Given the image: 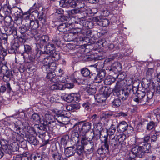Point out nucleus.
<instances>
[{
    "label": "nucleus",
    "mask_w": 160,
    "mask_h": 160,
    "mask_svg": "<svg viewBox=\"0 0 160 160\" xmlns=\"http://www.w3.org/2000/svg\"><path fill=\"white\" fill-rule=\"evenodd\" d=\"M151 146L148 143L144 142L143 143L138 145L136 144L131 149V152L135 156L140 158L144 156L145 153H148L151 151Z\"/></svg>",
    "instance_id": "f257e3e1"
},
{
    "label": "nucleus",
    "mask_w": 160,
    "mask_h": 160,
    "mask_svg": "<svg viewBox=\"0 0 160 160\" xmlns=\"http://www.w3.org/2000/svg\"><path fill=\"white\" fill-rule=\"evenodd\" d=\"M133 100L137 103H141L142 104H147L149 102V100L151 99L153 97V94L152 92H148L147 95L144 92L139 91L136 93H134L133 90Z\"/></svg>",
    "instance_id": "f03ea898"
},
{
    "label": "nucleus",
    "mask_w": 160,
    "mask_h": 160,
    "mask_svg": "<svg viewBox=\"0 0 160 160\" xmlns=\"http://www.w3.org/2000/svg\"><path fill=\"white\" fill-rule=\"evenodd\" d=\"M43 65L42 69L44 72L49 71H54L56 69L55 63L53 62L52 58L49 56L45 58L43 61Z\"/></svg>",
    "instance_id": "7ed1b4c3"
},
{
    "label": "nucleus",
    "mask_w": 160,
    "mask_h": 160,
    "mask_svg": "<svg viewBox=\"0 0 160 160\" xmlns=\"http://www.w3.org/2000/svg\"><path fill=\"white\" fill-rule=\"evenodd\" d=\"M56 116L58 118H56L54 116L52 115L51 114V113L49 112H47L44 115V119L43 120L44 121L48 122V124H50V122H54L56 120L60 123H62L63 120L65 119L64 116L60 113H57Z\"/></svg>",
    "instance_id": "20e7f679"
},
{
    "label": "nucleus",
    "mask_w": 160,
    "mask_h": 160,
    "mask_svg": "<svg viewBox=\"0 0 160 160\" xmlns=\"http://www.w3.org/2000/svg\"><path fill=\"white\" fill-rule=\"evenodd\" d=\"M43 9V8L41 5L38 3H35L29 9V13L34 19L38 18H39L40 15L43 16H45L43 14V12H41Z\"/></svg>",
    "instance_id": "39448f33"
},
{
    "label": "nucleus",
    "mask_w": 160,
    "mask_h": 160,
    "mask_svg": "<svg viewBox=\"0 0 160 160\" xmlns=\"http://www.w3.org/2000/svg\"><path fill=\"white\" fill-rule=\"evenodd\" d=\"M133 88H126L122 90L116 89L114 90L113 94L117 96L119 99L122 100H126L130 94L133 92Z\"/></svg>",
    "instance_id": "423d86ee"
},
{
    "label": "nucleus",
    "mask_w": 160,
    "mask_h": 160,
    "mask_svg": "<svg viewBox=\"0 0 160 160\" xmlns=\"http://www.w3.org/2000/svg\"><path fill=\"white\" fill-rule=\"evenodd\" d=\"M79 0L76 1L75 0H62L59 2L60 6L63 7L74 8L77 6L78 8H81L84 6L83 3L82 5L79 2Z\"/></svg>",
    "instance_id": "0eeeda50"
},
{
    "label": "nucleus",
    "mask_w": 160,
    "mask_h": 160,
    "mask_svg": "<svg viewBox=\"0 0 160 160\" xmlns=\"http://www.w3.org/2000/svg\"><path fill=\"white\" fill-rule=\"evenodd\" d=\"M91 123L88 122L84 123L80 122L76 123L74 127H76V131H79L85 134L91 129Z\"/></svg>",
    "instance_id": "6e6552de"
},
{
    "label": "nucleus",
    "mask_w": 160,
    "mask_h": 160,
    "mask_svg": "<svg viewBox=\"0 0 160 160\" xmlns=\"http://www.w3.org/2000/svg\"><path fill=\"white\" fill-rule=\"evenodd\" d=\"M33 18H32V19L29 20L30 28L31 30H35L39 27V23L42 24H44L46 21V18L44 16L40 15L38 18V21L33 20Z\"/></svg>",
    "instance_id": "1a4fd4ad"
},
{
    "label": "nucleus",
    "mask_w": 160,
    "mask_h": 160,
    "mask_svg": "<svg viewBox=\"0 0 160 160\" xmlns=\"http://www.w3.org/2000/svg\"><path fill=\"white\" fill-rule=\"evenodd\" d=\"M65 101L68 102L73 101L78 103L80 99V95L78 93H72L70 94H66L64 97Z\"/></svg>",
    "instance_id": "9d476101"
},
{
    "label": "nucleus",
    "mask_w": 160,
    "mask_h": 160,
    "mask_svg": "<svg viewBox=\"0 0 160 160\" xmlns=\"http://www.w3.org/2000/svg\"><path fill=\"white\" fill-rule=\"evenodd\" d=\"M18 144L15 142H13L8 145V144L4 145L2 148L3 150L7 153L10 154L17 150V147L18 146Z\"/></svg>",
    "instance_id": "9b49d317"
},
{
    "label": "nucleus",
    "mask_w": 160,
    "mask_h": 160,
    "mask_svg": "<svg viewBox=\"0 0 160 160\" xmlns=\"http://www.w3.org/2000/svg\"><path fill=\"white\" fill-rule=\"evenodd\" d=\"M94 20L97 24L102 27L108 26L109 23L108 19L102 16L96 17L95 18Z\"/></svg>",
    "instance_id": "f8f14e48"
},
{
    "label": "nucleus",
    "mask_w": 160,
    "mask_h": 160,
    "mask_svg": "<svg viewBox=\"0 0 160 160\" xmlns=\"http://www.w3.org/2000/svg\"><path fill=\"white\" fill-rule=\"evenodd\" d=\"M104 144L98 150V152L100 154H102L103 153H105L108 150V142L107 136H104Z\"/></svg>",
    "instance_id": "ddd939ff"
},
{
    "label": "nucleus",
    "mask_w": 160,
    "mask_h": 160,
    "mask_svg": "<svg viewBox=\"0 0 160 160\" xmlns=\"http://www.w3.org/2000/svg\"><path fill=\"white\" fill-rule=\"evenodd\" d=\"M55 50L54 45L53 44L48 43L45 47V51L42 53L47 54H51L53 53Z\"/></svg>",
    "instance_id": "4468645a"
},
{
    "label": "nucleus",
    "mask_w": 160,
    "mask_h": 160,
    "mask_svg": "<svg viewBox=\"0 0 160 160\" xmlns=\"http://www.w3.org/2000/svg\"><path fill=\"white\" fill-rule=\"evenodd\" d=\"M53 71L46 72L47 73L46 78L51 82L56 83L57 82V77L56 74L53 72Z\"/></svg>",
    "instance_id": "2eb2a0df"
},
{
    "label": "nucleus",
    "mask_w": 160,
    "mask_h": 160,
    "mask_svg": "<svg viewBox=\"0 0 160 160\" xmlns=\"http://www.w3.org/2000/svg\"><path fill=\"white\" fill-rule=\"evenodd\" d=\"M31 119L34 121L35 122L38 123L40 122L44 125H47L48 124V122H47L44 121L43 120H41L39 115L36 113H34L32 115L31 117Z\"/></svg>",
    "instance_id": "dca6fc26"
},
{
    "label": "nucleus",
    "mask_w": 160,
    "mask_h": 160,
    "mask_svg": "<svg viewBox=\"0 0 160 160\" xmlns=\"http://www.w3.org/2000/svg\"><path fill=\"white\" fill-rule=\"evenodd\" d=\"M128 125V124L125 121H122L117 126V129L118 130L121 132H124L127 130Z\"/></svg>",
    "instance_id": "f3484780"
},
{
    "label": "nucleus",
    "mask_w": 160,
    "mask_h": 160,
    "mask_svg": "<svg viewBox=\"0 0 160 160\" xmlns=\"http://www.w3.org/2000/svg\"><path fill=\"white\" fill-rule=\"evenodd\" d=\"M105 73L104 71H101L98 73L94 79V81L96 83H100L102 81L104 78Z\"/></svg>",
    "instance_id": "a211bd4d"
},
{
    "label": "nucleus",
    "mask_w": 160,
    "mask_h": 160,
    "mask_svg": "<svg viewBox=\"0 0 160 160\" xmlns=\"http://www.w3.org/2000/svg\"><path fill=\"white\" fill-rule=\"evenodd\" d=\"M76 152V148L74 146L67 147L65 150L66 156L69 157L74 154Z\"/></svg>",
    "instance_id": "6ab92c4d"
},
{
    "label": "nucleus",
    "mask_w": 160,
    "mask_h": 160,
    "mask_svg": "<svg viewBox=\"0 0 160 160\" xmlns=\"http://www.w3.org/2000/svg\"><path fill=\"white\" fill-rule=\"evenodd\" d=\"M150 138V136L148 135L145 136L143 138H136L135 141L136 144L140 145L144 142L147 143V142L149 140Z\"/></svg>",
    "instance_id": "aec40b11"
},
{
    "label": "nucleus",
    "mask_w": 160,
    "mask_h": 160,
    "mask_svg": "<svg viewBox=\"0 0 160 160\" xmlns=\"http://www.w3.org/2000/svg\"><path fill=\"white\" fill-rule=\"evenodd\" d=\"M112 90L109 87H104L102 88L101 94H102L106 98L109 96L112 93Z\"/></svg>",
    "instance_id": "412c9836"
},
{
    "label": "nucleus",
    "mask_w": 160,
    "mask_h": 160,
    "mask_svg": "<svg viewBox=\"0 0 160 160\" xmlns=\"http://www.w3.org/2000/svg\"><path fill=\"white\" fill-rule=\"evenodd\" d=\"M116 140L118 142L121 144V145H125L124 140L126 137V135L123 134H119L116 135Z\"/></svg>",
    "instance_id": "4be33fe9"
},
{
    "label": "nucleus",
    "mask_w": 160,
    "mask_h": 160,
    "mask_svg": "<svg viewBox=\"0 0 160 160\" xmlns=\"http://www.w3.org/2000/svg\"><path fill=\"white\" fill-rule=\"evenodd\" d=\"M154 72V70L153 68L148 69L146 73V76L147 79L149 81L151 80Z\"/></svg>",
    "instance_id": "5701e85b"
},
{
    "label": "nucleus",
    "mask_w": 160,
    "mask_h": 160,
    "mask_svg": "<svg viewBox=\"0 0 160 160\" xmlns=\"http://www.w3.org/2000/svg\"><path fill=\"white\" fill-rule=\"evenodd\" d=\"M86 150L88 152L92 151L93 150V144L91 141L88 142L86 144L83 145Z\"/></svg>",
    "instance_id": "b1692460"
},
{
    "label": "nucleus",
    "mask_w": 160,
    "mask_h": 160,
    "mask_svg": "<svg viewBox=\"0 0 160 160\" xmlns=\"http://www.w3.org/2000/svg\"><path fill=\"white\" fill-rule=\"evenodd\" d=\"M27 139L29 143L33 145H36L37 143V141L35 138L31 135H27Z\"/></svg>",
    "instance_id": "393cba45"
},
{
    "label": "nucleus",
    "mask_w": 160,
    "mask_h": 160,
    "mask_svg": "<svg viewBox=\"0 0 160 160\" xmlns=\"http://www.w3.org/2000/svg\"><path fill=\"white\" fill-rule=\"evenodd\" d=\"M82 75L84 77L89 78L91 77V72L87 68H84L81 71Z\"/></svg>",
    "instance_id": "a878e982"
},
{
    "label": "nucleus",
    "mask_w": 160,
    "mask_h": 160,
    "mask_svg": "<svg viewBox=\"0 0 160 160\" xmlns=\"http://www.w3.org/2000/svg\"><path fill=\"white\" fill-rule=\"evenodd\" d=\"M11 12H13L15 15H17L18 17H20L22 14V11L20 8L17 7H15L11 10Z\"/></svg>",
    "instance_id": "bb28decb"
},
{
    "label": "nucleus",
    "mask_w": 160,
    "mask_h": 160,
    "mask_svg": "<svg viewBox=\"0 0 160 160\" xmlns=\"http://www.w3.org/2000/svg\"><path fill=\"white\" fill-rule=\"evenodd\" d=\"M115 81V78L112 76H110L107 77L104 80V82L106 85H110L114 82Z\"/></svg>",
    "instance_id": "cd10ccee"
},
{
    "label": "nucleus",
    "mask_w": 160,
    "mask_h": 160,
    "mask_svg": "<svg viewBox=\"0 0 160 160\" xmlns=\"http://www.w3.org/2000/svg\"><path fill=\"white\" fill-rule=\"evenodd\" d=\"M116 131L115 126L113 124H112L111 127L107 129V135L106 136H112L115 133Z\"/></svg>",
    "instance_id": "c85d7f7f"
},
{
    "label": "nucleus",
    "mask_w": 160,
    "mask_h": 160,
    "mask_svg": "<svg viewBox=\"0 0 160 160\" xmlns=\"http://www.w3.org/2000/svg\"><path fill=\"white\" fill-rule=\"evenodd\" d=\"M84 149V147L83 145H77L76 148V152L79 155H81L83 152Z\"/></svg>",
    "instance_id": "c756f323"
},
{
    "label": "nucleus",
    "mask_w": 160,
    "mask_h": 160,
    "mask_svg": "<svg viewBox=\"0 0 160 160\" xmlns=\"http://www.w3.org/2000/svg\"><path fill=\"white\" fill-rule=\"evenodd\" d=\"M51 88L52 89L61 90L63 89V86L62 84L57 82L52 85L51 87Z\"/></svg>",
    "instance_id": "7c9ffc66"
},
{
    "label": "nucleus",
    "mask_w": 160,
    "mask_h": 160,
    "mask_svg": "<svg viewBox=\"0 0 160 160\" xmlns=\"http://www.w3.org/2000/svg\"><path fill=\"white\" fill-rule=\"evenodd\" d=\"M6 135L8 137V138L12 139L15 140L16 136L14 133H16L13 131L9 130L8 132H6Z\"/></svg>",
    "instance_id": "2f4dec72"
},
{
    "label": "nucleus",
    "mask_w": 160,
    "mask_h": 160,
    "mask_svg": "<svg viewBox=\"0 0 160 160\" xmlns=\"http://www.w3.org/2000/svg\"><path fill=\"white\" fill-rule=\"evenodd\" d=\"M18 46L17 44L14 43L13 44L11 47L8 49V51L9 53H14L17 50Z\"/></svg>",
    "instance_id": "473e14b6"
},
{
    "label": "nucleus",
    "mask_w": 160,
    "mask_h": 160,
    "mask_svg": "<svg viewBox=\"0 0 160 160\" xmlns=\"http://www.w3.org/2000/svg\"><path fill=\"white\" fill-rule=\"evenodd\" d=\"M58 29L60 32H65L67 30L68 28L65 23H63L60 24L58 27Z\"/></svg>",
    "instance_id": "72a5a7b5"
},
{
    "label": "nucleus",
    "mask_w": 160,
    "mask_h": 160,
    "mask_svg": "<svg viewBox=\"0 0 160 160\" xmlns=\"http://www.w3.org/2000/svg\"><path fill=\"white\" fill-rule=\"evenodd\" d=\"M2 10L5 13V14H8L11 12V8L7 5H5L3 8L0 6V11Z\"/></svg>",
    "instance_id": "f704fd0d"
},
{
    "label": "nucleus",
    "mask_w": 160,
    "mask_h": 160,
    "mask_svg": "<svg viewBox=\"0 0 160 160\" xmlns=\"http://www.w3.org/2000/svg\"><path fill=\"white\" fill-rule=\"evenodd\" d=\"M125 85L124 82L123 80H121L120 81L118 82L115 86V89H119L122 87H124Z\"/></svg>",
    "instance_id": "c9c22d12"
},
{
    "label": "nucleus",
    "mask_w": 160,
    "mask_h": 160,
    "mask_svg": "<svg viewBox=\"0 0 160 160\" xmlns=\"http://www.w3.org/2000/svg\"><path fill=\"white\" fill-rule=\"evenodd\" d=\"M112 103L113 107L116 108L120 105L121 102L120 99L116 98L112 101Z\"/></svg>",
    "instance_id": "e433bc0d"
},
{
    "label": "nucleus",
    "mask_w": 160,
    "mask_h": 160,
    "mask_svg": "<svg viewBox=\"0 0 160 160\" xmlns=\"http://www.w3.org/2000/svg\"><path fill=\"white\" fill-rule=\"evenodd\" d=\"M159 132L155 131L154 134L152 135L150 137V139L152 142H155L158 138V136L159 135Z\"/></svg>",
    "instance_id": "4c0bfd02"
},
{
    "label": "nucleus",
    "mask_w": 160,
    "mask_h": 160,
    "mask_svg": "<svg viewBox=\"0 0 160 160\" xmlns=\"http://www.w3.org/2000/svg\"><path fill=\"white\" fill-rule=\"evenodd\" d=\"M75 129L74 131H72L71 132V137L74 138V137L78 138L79 137L80 135H81V133L79 131H76V127H74Z\"/></svg>",
    "instance_id": "58836bf2"
},
{
    "label": "nucleus",
    "mask_w": 160,
    "mask_h": 160,
    "mask_svg": "<svg viewBox=\"0 0 160 160\" xmlns=\"http://www.w3.org/2000/svg\"><path fill=\"white\" fill-rule=\"evenodd\" d=\"M29 28L27 27L26 25H23L19 28V31L21 33L23 34L26 32L27 30H29Z\"/></svg>",
    "instance_id": "ea45409f"
},
{
    "label": "nucleus",
    "mask_w": 160,
    "mask_h": 160,
    "mask_svg": "<svg viewBox=\"0 0 160 160\" xmlns=\"http://www.w3.org/2000/svg\"><path fill=\"white\" fill-rule=\"evenodd\" d=\"M49 40V38L46 35L42 36L40 39V43L42 44H44Z\"/></svg>",
    "instance_id": "a19ab883"
},
{
    "label": "nucleus",
    "mask_w": 160,
    "mask_h": 160,
    "mask_svg": "<svg viewBox=\"0 0 160 160\" xmlns=\"http://www.w3.org/2000/svg\"><path fill=\"white\" fill-rule=\"evenodd\" d=\"M156 126L157 125L154 122L151 121L148 123L147 126V129L148 130H152L154 128L155 126Z\"/></svg>",
    "instance_id": "79ce46f5"
},
{
    "label": "nucleus",
    "mask_w": 160,
    "mask_h": 160,
    "mask_svg": "<svg viewBox=\"0 0 160 160\" xmlns=\"http://www.w3.org/2000/svg\"><path fill=\"white\" fill-rule=\"evenodd\" d=\"M82 32L80 30V31L74 32L73 33L74 35H77L78 36L77 38H79L80 41H83V38L82 37L83 35L82 34Z\"/></svg>",
    "instance_id": "37998d69"
},
{
    "label": "nucleus",
    "mask_w": 160,
    "mask_h": 160,
    "mask_svg": "<svg viewBox=\"0 0 160 160\" xmlns=\"http://www.w3.org/2000/svg\"><path fill=\"white\" fill-rule=\"evenodd\" d=\"M31 17H31V14L30 13H29V11L23 15V18L25 20H27V22H28V21L29 22V20L30 19L32 20Z\"/></svg>",
    "instance_id": "c03bdc74"
},
{
    "label": "nucleus",
    "mask_w": 160,
    "mask_h": 160,
    "mask_svg": "<svg viewBox=\"0 0 160 160\" xmlns=\"http://www.w3.org/2000/svg\"><path fill=\"white\" fill-rule=\"evenodd\" d=\"M85 135V134H84V133H82L80 135H79V136H82V140L81 142L82 145L86 144V143L87 142H88L90 141V140H88L87 138L86 137Z\"/></svg>",
    "instance_id": "a18cd8bd"
},
{
    "label": "nucleus",
    "mask_w": 160,
    "mask_h": 160,
    "mask_svg": "<svg viewBox=\"0 0 160 160\" xmlns=\"http://www.w3.org/2000/svg\"><path fill=\"white\" fill-rule=\"evenodd\" d=\"M5 22L7 24H10L13 21L12 17L10 16H6L4 18Z\"/></svg>",
    "instance_id": "49530a36"
},
{
    "label": "nucleus",
    "mask_w": 160,
    "mask_h": 160,
    "mask_svg": "<svg viewBox=\"0 0 160 160\" xmlns=\"http://www.w3.org/2000/svg\"><path fill=\"white\" fill-rule=\"evenodd\" d=\"M82 105L84 109L88 111L91 109V105L88 102H86L83 103Z\"/></svg>",
    "instance_id": "de8ad7c7"
},
{
    "label": "nucleus",
    "mask_w": 160,
    "mask_h": 160,
    "mask_svg": "<svg viewBox=\"0 0 160 160\" xmlns=\"http://www.w3.org/2000/svg\"><path fill=\"white\" fill-rule=\"evenodd\" d=\"M57 82L56 83L58 82L59 83H65L66 81V79L65 78L61 76H57Z\"/></svg>",
    "instance_id": "09e8293b"
},
{
    "label": "nucleus",
    "mask_w": 160,
    "mask_h": 160,
    "mask_svg": "<svg viewBox=\"0 0 160 160\" xmlns=\"http://www.w3.org/2000/svg\"><path fill=\"white\" fill-rule=\"evenodd\" d=\"M86 23H87V24H88V23H89L90 24H92V23L91 22H88L86 21L85 20H80L79 22V24L82 26L86 27H88L89 28H90L91 27H89V26L86 25Z\"/></svg>",
    "instance_id": "8fccbe9b"
},
{
    "label": "nucleus",
    "mask_w": 160,
    "mask_h": 160,
    "mask_svg": "<svg viewBox=\"0 0 160 160\" xmlns=\"http://www.w3.org/2000/svg\"><path fill=\"white\" fill-rule=\"evenodd\" d=\"M52 156L54 160H60L62 157L61 154L58 153L53 154Z\"/></svg>",
    "instance_id": "3c124183"
},
{
    "label": "nucleus",
    "mask_w": 160,
    "mask_h": 160,
    "mask_svg": "<svg viewBox=\"0 0 160 160\" xmlns=\"http://www.w3.org/2000/svg\"><path fill=\"white\" fill-rule=\"evenodd\" d=\"M87 92L89 95H93L96 92V89L94 88H87Z\"/></svg>",
    "instance_id": "603ef678"
},
{
    "label": "nucleus",
    "mask_w": 160,
    "mask_h": 160,
    "mask_svg": "<svg viewBox=\"0 0 160 160\" xmlns=\"http://www.w3.org/2000/svg\"><path fill=\"white\" fill-rule=\"evenodd\" d=\"M24 51L27 53H29L31 51V48L30 46L28 45H24Z\"/></svg>",
    "instance_id": "864d4df0"
},
{
    "label": "nucleus",
    "mask_w": 160,
    "mask_h": 160,
    "mask_svg": "<svg viewBox=\"0 0 160 160\" xmlns=\"http://www.w3.org/2000/svg\"><path fill=\"white\" fill-rule=\"evenodd\" d=\"M80 11L79 9H73L68 11V14L70 16L72 14H74L78 13Z\"/></svg>",
    "instance_id": "5fc2aeb1"
},
{
    "label": "nucleus",
    "mask_w": 160,
    "mask_h": 160,
    "mask_svg": "<svg viewBox=\"0 0 160 160\" xmlns=\"http://www.w3.org/2000/svg\"><path fill=\"white\" fill-rule=\"evenodd\" d=\"M32 158L34 160H42V157L40 154L37 153Z\"/></svg>",
    "instance_id": "6e6d98bb"
},
{
    "label": "nucleus",
    "mask_w": 160,
    "mask_h": 160,
    "mask_svg": "<svg viewBox=\"0 0 160 160\" xmlns=\"http://www.w3.org/2000/svg\"><path fill=\"white\" fill-rule=\"evenodd\" d=\"M116 136H115L111 139L110 142H111L112 145H113L114 146H115L116 144H118V141L116 140Z\"/></svg>",
    "instance_id": "4d7b16f0"
},
{
    "label": "nucleus",
    "mask_w": 160,
    "mask_h": 160,
    "mask_svg": "<svg viewBox=\"0 0 160 160\" xmlns=\"http://www.w3.org/2000/svg\"><path fill=\"white\" fill-rule=\"evenodd\" d=\"M108 69L110 71H112V72H117L118 71V68L115 67V66H112L110 68H108Z\"/></svg>",
    "instance_id": "13d9d810"
},
{
    "label": "nucleus",
    "mask_w": 160,
    "mask_h": 160,
    "mask_svg": "<svg viewBox=\"0 0 160 160\" xmlns=\"http://www.w3.org/2000/svg\"><path fill=\"white\" fill-rule=\"evenodd\" d=\"M1 145H0V147H2L4 145L7 144H8V141L6 140H5L3 139H2L0 141Z\"/></svg>",
    "instance_id": "bf43d9fd"
},
{
    "label": "nucleus",
    "mask_w": 160,
    "mask_h": 160,
    "mask_svg": "<svg viewBox=\"0 0 160 160\" xmlns=\"http://www.w3.org/2000/svg\"><path fill=\"white\" fill-rule=\"evenodd\" d=\"M159 111V110L158 109L154 110L153 111V112L154 113L155 115H156V118L157 119H160V118H159L160 117V114H157Z\"/></svg>",
    "instance_id": "052dcab7"
},
{
    "label": "nucleus",
    "mask_w": 160,
    "mask_h": 160,
    "mask_svg": "<svg viewBox=\"0 0 160 160\" xmlns=\"http://www.w3.org/2000/svg\"><path fill=\"white\" fill-rule=\"evenodd\" d=\"M16 136L15 140L19 141L21 138V135L17 133H14Z\"/></svg>",
    "instance_id": "680f3d73"
},
{
    "label": "nucleus",
    "mask_w": 160,
    "mask_h": 160,
    "mask_svg": "<svg viewBox=\"0 0 160 160\" xmlns=\"http://www.w3.org/2000/svg\"><path fill=\"white\" fill-rule=\"evenodd\" d=\"M128 128H127V130L128 131V133H130L132 131H133V128L131 126H128Z\"/></svg>",
    "instance_id": "e2e57ef3"
},
{
    "label": "nucleus",
    "mask_w": 160,
    "mask_h": 160,
    "mask_svg": "<svg viewBox=\"0 0 160 160\" xmlns=\"http://www.w3.org/2000/svg\"><path fill=\"white\" fill-rule=\"evenodd\" d=\"M127 115V114L126 113H124L123 112H120L117 114V116L118 117H125Z\"/></svg>",
    "instance_id": "0e129e2a"
},
{
    "label": "nucleus",
    "mask_w": 160,
    "mask_h": 160,
    "mask_svg": "<svg viewBox=\"0 0 160 160\" xmlns=\"http://www.w3.org/2000/svg\"><path fill=\"white\" fill-rule=\"evenodd\" d=\"M130 157H129L127 160H135V159L134 158V157H136V156H135L133 154H132L131 152V151L130 152Z\"/></svg>",
    "instance_id": "69168bd1"
},
{
    "label": "nucleus",
    "mask_w": 160,
    "mask_h": 160,
    "mask_svg": "<svg viewBox=\"0 0 160 160\" xmlns=\"http://www.w3.org/2000/svg\"><path fill=\"white\" fill-rule=\"evenodd\" d=\"M53 57L56 59H55V60H58V59L59 58V54L57 52V53H56L55 52H54L53 53Z\"/></svg>",
    "instance_id": "338daca9"
},
{
    "label": "nucleus",
    "mask_w": 160,
    "mask_h": 160,
    "mask_svg": "<svg viewBox=\"0 0 160 160\" xmlns=\"http://www.w3.org/2000/svg\"><path fill=\"white\" fill-rule=\"evenodd\" d=\"M31 158L28 156H23L21 158V160H31Z\"/></svg>",
    "instance_id": "774afa93"
}]
</instances>
